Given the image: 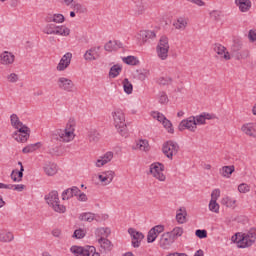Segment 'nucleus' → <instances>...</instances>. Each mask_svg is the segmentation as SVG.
I'll return each instance as SVG.
<instances>
[{
	"label": "nucleus",
	"instance_id": "13d9d810",
	"mask_svg": "<svg viewBox=\"0 0 256 256\" xmlns=\"http://www.w3.org/2000/svg\"><path fill=\"white\" fill-rule=\"evenodd\" d=\"M249 58V50H243L239 54H237V61H241V59H247Z\"/></svg>",
	"mask_w": 256,
	"mask_h": 256
},
{
	"label": "nucleus",
	"instance_id": "49530a36",
	"mask_svg": "<svg viewBox=\"0 0 256 256\" xmlns=\"http://www.w3.org/2000/svg\"><path fill=\"white\" fill-rule=\"evenodd\" d=\"M123 62L126 63V65H139V60L135 56L124 57Z\"/></svg>",
	"mask_w": 256,
	"mask_h": 256
},
{
	"label": "nucleus",
	"instance_id": "e2e57ef3",
	"mask_svg": "<svg viewBox=\"0 0 256 256\" xmlns=\"http://www.w3.org/2000/svg\"><path fill=\"white\" fill-rule=\"evenodd\" d=\"M221 197V190L214 189L211 193V201H217Z\"/></svg>",
	"mask_w": 256,
	"mask_h": 256
},
{
	"label": "nucleus",
	"instance_id": "e433bc0d",
	"mask_svg": "<svg viewBox=\"0 0 256 256\" xmlns=\"http://www.w3.org/2000/svg\"><path fill=\"white\" fill-rule=\"evenodd\" d=\"M10 122L14 129H19V127H23V122L19 121V116H17V114H12L10 116Z\"/></svg>",
	"mask_w": 256,
	"mask_h": 256
},
{
	"label": "nucleus",
	"instance_id": "a19ab883",
	"mask_svg": "<svg viewBox=\"0 0 256 256\" xmlns=\"http://www.w3.org/2000/svg\"><path fill=\"white\" fill-rule=\"evenodd\" d=\"M39 147H41V142L30 144L22 149V153H33V151H37Z\"/></svg>",
	"mask_w": 256,
	"mask_h": 256
},
{
	"label": "nucleus",
	"instance_id": "412c9836",
	"mask_svg": "<svg viewBox=\"0 0 256 256\" xmlns=\"http://www.w3.org/2000/svg\"><path fill=\"white\" fill-rule=\"evenodd\" d=\"M99 139H101V134H99L97 129H90L88 131V140L90 143H99Z\"/></svg>",
	"mask_w": 256,
	"mask_h": 256
},
{
	"label": "nucleus",
	"instance_id": "0eeeda50",
	"mask_svg": "<svg viewBox=\"0 0 256 256\" xmlns=\"http://www.w3.org/2000/svg\"><path fill=\"white\" fill-rule=\"evenodd\" d=\"M57 86L60 91H65L66 93H73V91H75V83L69 78L59 77Z\"/></svg>",
	"mask_w": 256,
	"mask_h": 256
},
{
	"label": "nucleus",
	"instance_id": "7ed1b4c3",
	"mask_svg": "<svg viewBox=\"0 0 256 256\" xmlns=\"http://www.w3.org/2000/svg\"><path fill=\"white\" fill-rule=\"evenodd\" d=\"M112 117L114 120V127L117 129L118 133L122 137H127L129 135V131L127 130V124H125V114L123 110H115L112 113Z\"/></svg>",
	"mask_w": 256,
	"mask_h": 256
},
{
	"label": "nucleus",
	"instance_id": "338daca9",
	"mask_svg": "<svg viewBox=\"0 0 256 256\" xmlns=\"http://www.w3.org/2000/svg\"><path fill=\"white\" fill-rule=\"evenodd\" d=\"M248 39L250 43H255L256 41V30H250L248 33Z\"/></svg>",
	"mask_w": 256,
	"mask_h": 256
},
{
	"label": "nucleus",
	"instance_id": "cd10ccee",
	"mask_svg": "<svg viewBox=\"0 0 256 256\" xmlns=\"http://www.w3.org/2000/svg\"><path fill=\"white\" fill-rule=\"evenodd\" d=\"M234 172H235V166H233V165L224 166L220 169V174L222 175V177L230 178Z\"/></svg>",
	"mask_w": 256,
	"mask_h": 256
},
{
	"label": "nucleus",
	"instance_id": "5fc2aeb1",
	"mask_svg": "<svg viewBox=\"0 0 256 256\" xmlns=\"http://www.w3.org/2000/svg\"><path fill=\"white\" fill-rule=\"evenodd\" d=\"M239 193H249L251 191V187L245 183H242L238 186Z\"/></svg>",
	"mask_w": 256,
	"mask_h": 256
},
{
	"label": "nucleus",
	"instance_id": "2f4dec72",
	"mask_svg": "<svg viewBox=\"0 0 256 256\" xmlns=\"http://www.w3.org/2000/svg\"><path fill=\"white\" fill-rule=\"evenodd\" d=\"M122 70L123 68L121 67V65L119 64L113 65L110 68L109 77H111L112 79H115V77H119V74L121 73Z\"/></svg>",
	"mask_w": 256,
	"mask_h": 256
},
{
	"label": "nucleus",
	"instance_id": "603ef678",
	"mask_svg": "<svg viewBox=\"0 0 256 256\" xmlns=\"http://www.w3.org/2000/svg\"><path fill=\"white\" fill-rule=\"evenodd\" d=\"M209 209L213 213H219V204L217 203V200H210Z\"/></svg>",
	"mask_w": 256,
	"mask_h": 256
},
{
	"label": "nucleus",
	"instance_id": "6ab92c4d",
	"mask_svg": "<svg viewBox=\"0 0 256 256\" xmlns=\"http://www.w3.org/2000/svg\"><path fill=\"white\" fill-rule=\"evenodd\" d=\"M15 239L13 232H9L5 229H0V243H11Z\"/></svg>",
	"mask_w": 256,
	"mask_h": 256
},
{
	"label": "nucleus",
	"instance_id": "4468645a",
	"mask_svg": "<svg viewBox=\"0 0 256 256\" xmlns=\"http://www.w3.org/2000/svg\"><path fill=\"white\" fill-rule=\"evenodd\" d=\"M213 51L216 52L217 55L225 59V61L231 60V54L227 52V48L220 43H216L213 45Z\"/></svg>",
	"mask_w": 256,
	"mask_h": 256
},
{
	"label": "nucleus",
	"instance_id": "37998d69",
	"mask_svg": "<svg viewBox=\"0 0 256 256\" xmlns=\"http://www.w3.org/2000/svg\"><path fill=\"white\" fill-rule=\"evenodd\" d=\"M156 53L161 61H166L167 57H169V50L165 48H156Z\"/></svg>",
	"mask_w": 256,
	"mask_h": 256
},
{
	"label": "nucleus",
	"instance_id": "2eb2a0df",
	"mask_svg": "<svg viewBox=\"0 0 256 256\" xmlns=\"http://www.w3.org/2000/svg\"><path fill=\"white\" fill-rule=\"evenodd\" d=\"M114 178L115 172L113 170L102 172V174L98 176L99 181H101V183H104V185H109L110 183H112Z\"/></svg>",
	"mask_w": 256,
	"mask_h": 256
},
{
	"label": "nucleus",
	"instance_id": "4d7b16f0",
	"mask_svg": "<svg viewBox=\"0 0 256 256\" xmlns=\"http://www.w3.org/2000/svg\"><path fill=\"white\" fill-rule=\"evenodd\" d=\"M71 197H73V193L71 191V188L66 189L63 193H62V199L63 201H67L69 199H71Z\"/></svg>",
	"mask_w": 256,
	"mask_h": 256
},
{
	"label": "nucleus",
	"instance_id": "052dcab7",
	"mask_svg": "<svg viewBox=\"0 0 256 256\" xmlns=\"http://www.w3.org/2000/svg\"><path fill=\"white\" fill-rule=\"evenodd\" d=\"M73 237L75 239H83L85 237V231L83 229H77L74 231Z\"/></svg>",
	"mask_w": 256,
	"mask_h": 256
},
{
	"label": "nucleus",
	"instance_id": "de8ad7c7",
	"mask_svg": "<svg viewBox=\"0 0 256 256\" xmlns=\"http://www.w3.org/2000/svg\"><path fill=\"white\" fill-rule=\"evenodd\" d=\"M162 125L165 129H167L168 133H175L173 124L169 121V119H167V117L162 120Z\"/></svg>",
	"mask_w": 256,
	"mask_h": 256
},
{
	"label": "nucleus",
	"instance_id": "bb28decb",
	"mask_svg": "<svg viewBox=\"0 0 256 256\" xmlns=\"http://www.w3.org/2000/svg\"><path fill=\"white\" fill-rule=\"evenodd\" d=\"M96 237H100V239H107L111 235V229L109 228H97L95 230Z\"/></svg>",
	"mask_w": 256,
	"mask_h": 256
},
{
	"label": "nucleus",
	"instance_id": "72a5a7b5",
	"mask_svg": "<svg viewBox=\"0 0 256 256\" xmlns=\"http://www.w3.org/2000/svg\"><path fill=\"white\" fill-rule=\"evenodd\" d=\"M97 51L95 50V48H91L88 51H86V53L84 54V59L86 61H95L97 60Z\"/></svg>",
	"mask_w": 256,
	"mask_h": 256
},
{
	"label": "nucleus",
	"instance_id": "774afa93",
	"mask_svg": "<svg viewBox=\"0 0 256 256\" xmlns=\"http://www.w3.org/2000/svg\"><path fill=\"white\" fill-rule=\"evenodd\" d=\"M195 121L197 123V125H205V116L203 114L198 115L195 117Z\"/></svg>",
	"mask_w": 256,
	"mask_h": 256
},
{
	"label": "nucleus",
	"instance_id": "864d4df0",
	"mask_svg": "<svg viewBox=\"0 0 256 256\" xmlns=\"http://www.w3.org/2000/svg\"><path fill=\"white\" fill-rule=\"evenodd\" d=\"M195 235L198 237V239H207V230L198 229L195 231Z\"/></svg>",
	"mask_w": 256,
	"mask_h": 256
},
{
	"label": "nucleus",
	"instance_id": "f704fd0d",
	"mask_svg": "<svg viewBox=\"0 0 256 256\" xmlns=\"http://www.w3.org/2000/svg\"><path fill=\"white\" fill-rule=\"evenodd\" d=\"M31 134H19V132H14L13 137L18 143H27Z\"/></svg>",
	"mask_w": 256,
	"mask_h": 256
},
{
	"label": "nucleus",
	"instance_id": "6e6d98bb",
	"mask_svg": "<svg viewBox=\"0 0 256 256\" xmlns=\"http://www.w3.org/2000/svg\"><path fill=\"white\" fill-rule=\"evenodd\" d=\"M150 75L149 70H142L138 73V79L140 81H145Z\"/></svg>",
	"mask_w": 256,
	"mask_h": 256
},
{
	"label": "nucleus",
	"instance_id": "4c0bfd02",
	"mask_svg": "<svg viewBox=\"0 0 256 256\" xmlns=\"http://www.w3.org/2000/svg\"><path fill=\"white\" fill-rule=\"evenodd\" d=\"M124 92L127 95H131L133 93V84L129 81L128 78H125L122 82Z\"/></svg>",
	"mask_w": 256,
	"mask_h": 256
},
{
	"label": "nucleus",
	"instance_id": "b1692460",
	"mask_svg": "<svg viewBox=\"0 0 256 256\" xmlns=\"http://www.w3.org/2000/svg\"><path fill=\"white\" fill-rule=\"evenodd\" d=\"M44 172L48 177H53L57 173V164L55 163H48L44 166Z\"/></svg>",
	"mask_w": 256,
	"mask_h": 256
},
{
	"label": "nucleus",
	"instance_id": "9d476101",
	"mask_svg": "<svg viewBox=\"0 0 256 256\" xmlns=\"http://www.w3.org/2000/svg\"><path fill=\"white\" fill-rule=\"evenodd\" d=\"M175 241L171 237V234L169 232H164L160 235L158 240V245L161 249H170L171 245H173Z\"/></svg>",
	"mask_w": 256,
	"mask_h": 256
},
{
	"label": "nucleus",
	"instance_id": "393cba45",
	"mask_svg": "<svg viewBox=\"0 0 256 256\" xmlns=\"http://www.w3.org/2000/svg\"><path fill=\"white\" fill-rule=\"evenodd\" d=\"M80 221H86L91 223L93 221H97V215L91 212H84L79 216Z\"/></svg>",
	"mask_w": 256,
	"mask_h": 256
},
{
	"label": "nucleus",
	"instance_id": "9b49d317",
	"mask_svg": "<svg viewBox=\"0 0 256 256\" xmlns=\"http://www.w3.org/2000/svg\"><path fill=\"white\" fill-rule=\"evenodd\" d=\"M165 231V226L164 225H156L152 229L149 230L148 235H147V243H155V240L161 233Z\"/></svg>",
	"mask_w": 256,
	"mask_h": 256
},
{
	"label": "nucleus",
	"instance_id": "6e6552de",
	"mask_svg": "<svg viewBox=\"0 0 256 256\" xmlns=\"http://www.w3.org/2000/svg\"><path fill=\"white\" fill-rule=\"evenodd\" d=\"M178 129L179 131H185V129H187L188 131L195 133V131H197V121L195 120V116H190L187 119L182 120L178 125Z\"/></svg>",
	"mask_w": 256,
	"mask_h": 256
},
{
	"label": "nucleus",
	"instance_id": "c9c22d12",
	"mask_svg": "<svg viewBox=\"0 0 256 256\" xmlns=\"http://www.w3.org/2000/svg\"><path fill=\"white\" fill-rule=\"evenodd\" d=\"M134 149H139L140 151H149V149H150L149 141H147V140H139L136 143V146L134 147Z\"/></svg>",
	"mask_w": 256,
	"mask_h": 256
},
{
	"label": "nucleus",
	"instance_id": "1a4fd4ad",
	"mask_svg": "<svg viewBox=\"0 0 256 256\" xmlns=\"http://www.w3.org/2000/svg\"><path fill=\"white\" fill-rule=\"evenodd\" d=\"M70 251L75 256H91V253H95V246H72Z\"/></svg>",
	"mask_w": 256,
	"mask_h": 256
},
{
	"label": "nucleus",
	"instance_id": "aec40b11",
	"mask_svg": "<svg viewBox=\"0 0 256 256\" xmlns=\"http://www.w3.org/2000/svg\"><path fill=\"white\" fill-rule=\"evenodd\" d=\"M113 159V152H106L103 156H101L96 161V167H103V165H107Z\"/></svg>",
	"mask_w": 256,
	"mask_h": 256
},
{
	"label": "nucleus",
	"instance_id": "3c124183",
	"mask_svg": "<svg viewBox=\"0 0 256 256\" xmlns=\"http://www.w3.org/2000/svg\"><path fill=\"white\" fill-rule=\"evenodd\" d=\"M16 133L23 134V135H31V129L22 123V126H19L18 131Z\"/></svg>",
	"mask_w": 256,
	"mask_h": 256
},
{
	"label": "nucleus",
	"instance_id": "a211bd4d",
	"mask_svg": "<svg viewBox=\"0 0 256 256\" xmlns=\"http://www.w3.org/2000/svg\"><path fill=\"white\" fill-rule=\"evenodd\" d=\"M241 131L248 135V137H256V124L255 123H247L241 127Z\"/></svg>",
	"mask_w": 256,
	"mask_h": 256
},
{
	"label": "nucleus",
	"instance_id": "ddd939ff",
	"mask_svg": "<svg viewBox=\"0 0 256 256\" xmlns=\"http://www.w3.org/2000/svg\"><path fill=\"white\" fill-rule=\"evenodd\" d=\"M73 58V54L71 52H67L63 55L60 62L57 65V71H65L69 65H71V59Z\"/></svg>",
	"mask_w": 256,
	"mask_h": 256
},
{
	"label": "nucleus",
	"instance_id": "680f3d73",
	"mask_svg": "<svg viewBox=\"0 0 256 256\" xmlns=\"http://www.w3.org/2000/svg\"><path fill=\"white\" fill-rule=\"evenodd\" d=\"M7 81H9V83H17V81H19V75L11 73L7 76Z\"/></svg>",
	"mask_w": 256,
	"mask_h": 256
},
{
	"label": "nucleus",
	"instance_id": "58836bf2",
	"mask_svg": "<svg viewBox=\"0 0 256 256\" xmlns=\"http://www.w3.org/2000/svg\"><path fill=\"white\" fill-rule=\"evenodd\" d=\"M156 49L169 50V38H167V36H162L158 42Z\"/></svg>",
	"mask_w": 256,
	"mask_h": 256
},
{
	"label": "nucleus",
	"instance_id": "4be33fe9",
	"mask_svg": "<svg viewBox=\"0 0 256 256\" xmlns=\"http://www.w3.org/2000/svg\"><path fill=\"white\" fill-rule=\"evenodd\" d=\"M98 243L101 247V249H104V251H112L113 250V243L110 242L107 238H99Z\"/></svg>",
	"mask_w": 256,
	"mask_h": 256
},
{
	"label": "nucleus",
	"instance_id": "5701e85b",
	"mask_svg": "<svg viewBox=\"0 0 256 256\" xmlns=\"http://www.w3.org/2000/svg\"><path fill=\"white\" fill-rule=\"evenodd\" d=\"M63 21H65V16H63V14L48 15L46 17L47 23H63Z\"/></svg>",
	"mask_w": 256,
	"mask_h": 256
},
{
	"label": "nucleus",
	"instance_id": "0e129e2a",
	"mask_svg": "<svg viewBox=\"0 0 256 256\" xmlns=\"http://www.w3.org/2000/svg\"><path fill=\"white\" fill-rule=\"evenodd\" d=\"M210 17L214 21H219L221 19V12L214 10L210 13Z\"/></svg>",
	"mask_w": 256,
	"mask_h": 256
},
{
	"label": "nucleus",
	"instance_id": "f3484780",
	"mask_svg": "<svg viewBox=\"0 0 256 256\" xmlns=\"http://www.w3.org/2000/svg\"><path fill=\"white\" fill-rule=\"evenodd\" d=\"M235 5L239 8L241 13H247L248 11H251L253 4L251 3V0H235Z\"/></svg>",
	"mask_w": 256,
	"mask_h": 256
},
{
	"label": "nucleus",
	"instance_id": "c03bdc74",
	"mask_svg": "<svg viewBox=\"0 0 256 256\" xmlns=\"http://www.w3.org/2000/svg\"><path fill=\"white\" fill-rule=\"evenodd\" d=\"M105 51L111 52L119 49V44H117V41H109L104 46Z\"/></svg>",
	"mask_w": 256,
	"mask_h": 256
},
{
	"label": "nucleus",
	"instance_id": "f257e3e1",
	"mask_svg": "<svg viewBox=\"0 0 256 256\" xmlns=\"http://www.w3.org/2000/svg\"><path fill=\"white\" fill-rule=\"evenodd\" d=\"M75 139V124L69 122L65 129H57L51 135L49 151H61L62 143H69Z\"/></svg>",
	"mask_w": 256,
	"mask_h": 256
},
{
	"label": "nucleus",
	"instance_id": "7c9ffc66",
	"mask_svg": "<svg viewBox=\"0 0 256 256\" xmlns=\"http://www.w3.org/2000/svg\"><path fill=\"white\" fill-rule=\"evenodd\" d=\"M173 239V241H177L179 237H182L183 235V227H175L172 231L168 232Z\"/></svg>",
	"mask_w": 256,
	"mask_h": 256
},
{
	"label": "nucleus",
	"instance_id": "473e14b6",
	"mask_svg": "<svg viewBox=\"0 0 256 256\" xmlns=\"http://www.w3.org/2000/svg\"><path fill=\"white\" fill-rule=\"evenodd\" d=\"M71 30L67 26H56V34L61 35L62 37H68L70 35Z\"/></svg>",
	"mask_w": 256,
	"mask_h": 256
},
{
	"label": "nucleus",
	"instance_id": "423d86ee",
	"mask_svg": "<svg viewBox=\"0 0 256 256\" xmlns=\"http://www.w3.org/2000/svg\"><path fill=\"white\" fill-rule=\"evenodd\" d=\"M163 171H165V165L162 163L155 162L150 165V173L155 179H158V181H165V179H167Z\"/></svg>",
	"mask_w": 256,
	"mask_h": 256
},
{
	"label": "nucleus",
	"instance_id": "79ce46f5",
	"mask_svg": "<svg viewBox=\"0 0 256 256\" xmlns=\"http://www.w3.org/2000/svg\"><path fill=\"white\" fill-rule=\"evenodd\" d=\"M56 31L57 25L55 24H47L43 29V33H45L46 35H55Z\"/></svg>",
	"mask_w": 256,
	"mask_h": 256
},
{
	"label": "nucleus",
	"instance_id": "c85d7f7f",
	"mask_svg": "<svg viewBox=\"0 0 256 256\" xmlns=\"http://www.w3.org/2000/svg\"><path fill=\"white\" fill-rule=\"evenodd\" d=\"M241 49H243V43L240 41H234L233 45L231 46V53L232 57H237L241 52Z\"/></svg>",
	"mask_w": 256,
	"mask_h": 256
},
{
	"label": "nucleus",
	"instance_id": "a18cd8bd",
	"mask_svg": "<svg viewBox=\"0 0 256 256\" xmlns=\"http://www.w3.org/2000/svg\"><path fill=\"white\" fill-rule=\"evenodd\" d=\"M235 203H237V201L229 196H226L221 200V205H225V207H234Z\"/></svg>",
	"mask_w": 256,
	"mask_h": 256
},
{
	"label": "nucleus",
	"instance_id": "39448f33",
	"mask_svg": "<svg viewBox=\"0 0 256 256\" xmlns=\"http://www.w3.org/2000/svg\"><path fill=\"white\" fill-rule=\"evenodd\" d=\"M162 151L168 159H173V155H177L179 152V144L173 140L167 141L163 144Z\"/></svg>",
	"mask_w": 256,
	"mask_h": 256
},
{
	"label": "nucleus",
	"instance_id": "09e8293b",
	"mask_svg": "<svg viewBox=\"0 0 256 256\" xmlns=\"http://www.w3.org/2000/svg\"><path fill=\"white\" fill-rule=\"evenodd\" d=\"M158 85H171V83H173V78L171 77H160L157 80Z\"/></svg>",
	"mask_w": 256,
	"mask_h": 256
},
{
	"label": "nucleus",
	"instance_id": "f03ea898",
	"mask_svg": "<svg viewBox=\"0 0 256 256\" xmlns=\"http://www.w3.org/2000/svg\"><path fill=\"white\" fill-rule=\"evenodd\" d=\"M256 241V229L251 228L247 233H236L234 243H237L239 249L251 247Z\"/></svg>",
	"mask_w": 256,
	"mask_h": 256
},
{
	"label": "nucleus",
	"instance_id": "dca6fc26",
	"mask_svg": "<svg viewBox=\"0 0 256 256\" xmlns=\"http://www.w3.org/2000/svg\"><path fill=\"white\" fill-rule=\"evenodd\" d=\"M0 63L1 65H13L15 63V55L9 51H4L0 55Z\"/></svg>",
	"mask_w": 256,
	"mask_h": 256
},
{
	"label": "nucleus",
	"instance_id": "a878e982",
	"mask_svg": "<svg viewBox=\"0 0 256 256\" xmlns=\"http://www.w3.org/2000/svg\"><path fill=\"white\" fill-rule=\"evenodd\" d=\"M176 221L183 224L187 221V210L185 208H180L176 213Z\"/></svg>",
	"mask_w": 256,
	"mask_h": 256
},
{
	"label": "nucleus",
	"instance_id": "69168bd1",
	"mask_svg": "<svg viewBox=\"0 0 256 256\" xmlns=\"http://www.w3.org/2000/svg\"><path fill=\"white\" fill-rule=\"evenodd\" d=\"M152 117L154 119H157V121H159L160 123H162V121L166 118L165 115L161 114L160 112H153Z\"/></svg>",
	"mask_w": 256,
	"mask_h": 256
},
{
	"label": "nucleus",
	"instance_id": "ea45409f",
	"mask_svg": "<svg viewBox=\"0 0 256 256\" xmlns=\"http://www.w3.org/2000/svg\"><path fill=\"white\" fill-rule=\"evenodd\" d=\"M175 29H186L187 28V18L180 17L177 19L176 22H174Z\"/></svg>",
	"mask_w": 256,
	"mask_h": 256
},
{
	"label": "nucleus",
	"instance_id": "bf43d9fd",
	"mask_svg": "<svg viewBox=\"0 0 256 256\" xmlns=\"http://www.w3.org/2000/svg\"><path fill=\"white\" fill-rule=\"evenodd\" d=\"M74 11L76 13H85L87 11V8L80 3L74 4Z\"/></svg>",
	"mask_w": 256,
	"mask_h": 256
},
{
	"label": "nucleus",
	"instance_id": "8fccbe9b",
	"mask_svg": "<svg viewBox=\"0 0 256 256\" xmlns=\"http://www.w3.org/2000/svg\"><path fill=\"white\" fill-rule=\"evenodd\" d=\"M158 101L161 105H167L169 103V96L165 92H160Z\"/></svg>",
	"mask_w": 256,
	"mask_h": 256
},
{
	"label": "nucleus",
	"instance_id": "f8f14e48",
	"mask_svg": "<svg viewBox=\"0 0 256 256\" xmlns=\"http://www.w3.org/2000/svg\"><path fill=\"white\" fill-rule=\"evenodd\" d=\"M128 233L132 237V246L134 248L140 247L141 241H143V239H145V235H143V233L135 230L134 228H129Z\"/></svg>",
	"mask_w": 256,
	"mask_h": 256
},
{
	"label": "nucleus",
	"instance_id": "20e7f679",
	"mask_svg": "<svg viewBox=\"0 0 256 256\" xmlns=\"http://www.w3.org/2000/svg\"><path fill=\"white\" fill-rule=\"evenodd\" d=\"M45 201L56 213H65V211H67L65 205H61L59 201V192L56 190H52L49 194H47L45 196Z\"/></svg>",
	"mask_w": 256,
	"mask_h": 256
},
{
	"label": "nucleus",
	"instance_id": "c756f323",
	"mask_svg": "<svg viewBox=\"0 0 256 256\" xmlns=\"http://www.w3.org/2000/svg\"><path fill=\"white\" fill-rule=\"evenodd\" d=\"M140 37H142V41L145 43L148 39H155L157 35L151 30H144L140 32Z\"/></svg>",
	"mask_w": 256,
	"mask_h": 256
}]
</instances>
